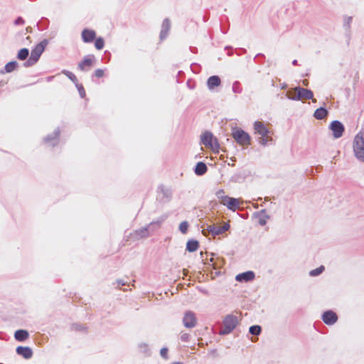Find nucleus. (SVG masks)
Instances as JSON below:
<instances>
[{"label":"nucleus","mask_w":364,"mask_h":364,"mask_svg":"<svg viewBox=\"0 0 364 364\" xmlns=\"http://www.w3.org/2000/svg\"><path fill=\"white\" fill-rule=\"evenodd\" d=\"M295 95V93H294V92H291V95Z\"/></svg>","instance_id":"3c124183"},{"label":"nucleus","mask_w":364,"mask_h":364,"mask_svg":"<svg viewBox=\"0 0 364 364\" xmlns=\"http://www.w3.org/2000/svg\"><path fill=\"white\" fill-rule=\"evenodd\" d=\"M249 331H250V333L251 334L257 336L261 332V327L259 326H257V325L252 326L250 328Z\"/></svg>","instance_id":"72a5a7b5"},{"label":"nucleus","mask_w":364,"mask_h":364,"mask_svg":"<svg viewBox=\"0 0 364 364\" xmlns=\"http://www.w3.org/2000/svg\"><path fill=\"white\" fill-rule=\"evenodd\" d=\"M140 350L143 353H147L149 351V346L146 343H141L139 345Z\"/></svg>","instance_id":"58836bf2"},{"label":"nucleus","mask_w":364,"mask_h":364,"mask_svg":"<svg viewBox=\"0 0 364 364\" xmlns=\"http://www.w3.org/2000/svg\"><path fill=\"white\" fill-rule=\"evenodd\" d=\"M353 147L355 156L359 161L364 162V136L361 132L355 135Z\"/></svg>","instance_id":"39448f33"},{"label":"nucleus","mask_w":364,"mask_h":364,"mask_svg":"<svg viewBox=\"0 0 364 364\" xmlns=\"http://www.w3.org/2000/svg\"><path fill=\"white\" fill-rule=\"evenodd\" d=\"M221 84L220 77L217 75L210 77L207 80V86L209 90H213Z\"/></svg>","instance_id":"412c9836"},{"label":"nucleus","mask_w":364,"mask_h":364,"mask_svg":"<svg viewBox=\"0 0 364 364\" xmlns=\"http://www.w3.org/2000/svg\"><path fill=\"white\" fill-rule=\"evenodd\" d=\"M117 283L121 285H125L126 282H123L122 280H118Z\"/></svg>","instance_id":"a18cd8bd"},{"label":"nucleus","mask_w":364,"mask_h":364,"mask_svg":"<svg viewBox=\"0 0 364 364\" xmlns=\"http://www.w3.org/2000/svg\"><path fill=\"white\" fill-rule=\"evenodd\" d=\"M199 247V243L197 240H190L186 243V250L190 252H196Z\"/></svg>","instance_id":"b1692460"},{"label":"nucleus","mask_w":364,"mask_h":364,"mask_svg":"<svg viewBox=\"0 0 364 364\" xmlns=\"http://www.w3.org/2000/svg\"><path fill=\"white\" fill-rule=\"evenodd\" d=\"M328 115V111L324 107L317 109L314 114V117L317 119H323Z\"/></svg>","instance_id":"393cba45"},{"label":"nucleus","mask_w":364,"mask_h":364,"mask_svg":"<svg viewBox=\"0 0 364 364\" xmlns=\"http://www.w3.org/2000/svg\"><path fill=\"white\" fill-rule=\"evenodd\" d=\"M18 63L16 61H11L6 64L4 69L6 73H11L16 69Z\"/></svg>","instance_id":"a878e982"},{"label":"nucleus","mask_w":364,"mask_h":364,"mask_svg":"<svg viewBox=\"0 0 364 364\" xmlns=\"http://www.w3.org/2000/svg\"><path fill=\"white\" fill-rule=\"evenodd\" d=\"M324 271V267L320 266L319 267L314 269L309 272L311 277H316L321 274Z\"/></svg>","instance_id":"7c9ffc66"},{"label":"nucleus","mask_w":364,"mask_h":364,"mask_svg":"<svg viewBox=\"0 0 364 364\" xmlns=\"http://www.w3.org/2000/svg\"><path fill=\"white\" fill-rule=\"evenodd\" d=\"M53 77H54L53 76H49V77H47V81H48V82L51 81V80L53 79Z\"/></svg>","instance_id":"49530a36"},{"label":"nucleus","mask_w":364,"mask_h":364,"mask_svg":"<svg viewBox=\"0 0 364 364\" xmlns=\"http://www.w3.org/2000/svg\"><path fill=\"white\" fill-rule=\"evenodd\" d=\"M207 166L203 162H198L194 169L195 173L198 176H202L207 172Z\"/></svg>","instance_id":"5701e85b"},{"label":"nucleus","mask_w":364,"mask_h":364,"mask_svg":"<svg viewBox=\"0 0 364 364\" xmlns=\"http://www.w3.org/2000/svg\"><path fill=\"white\" fill-rule=\"evenodd\" d=\"M62 73L65 75L75 84L77 83V79L76 76L73 73H71L70 71H68V70H63L62 71Z\"/></svg>","instance_id":"c85d7f7f"},{"label":"nucleus","mask_w":364,"mask_h":364,"mask_svg":"<svg viewBox=\"0 0 364 364\" xmlns=\"http://www.w3.org/2000/svg\"><path fill=\"white\" fill-rule=\"evenodd\" d=\"M76 87L78 90L79 94L82 98H84L85 97V90L83 87V86L81 84H79L78 82L75 84Z\"/></svg>","instance_id":"e433bc0d"},{"label":"nucleus","mask_w":364,"mask_h":364,"mask_svg":"<svg viewBox=\"0 0 364 364\" xmlns=\"http://www.w3.org/2000/svg\"><path fill=\"white\" fill-rule=\"evenodd\" d=\"M168 348H162L160 350V355L162 358H164V359H167L168 358Z\"/></svg>","instance_id":"4c0bfd02"},{"label":"nucleus","mask_w":364,"mask_h":364,"mask_svg":"<svg viewBox=\"0 0 364 364\" xmlns=\"http://www.w3.org/2000/svg\"><path fill=\"white\" fill-rule=\"evenodd\" d=\"M286 95L291 100H313V102H316V100L313 99L314 93L311 90L299 86L289 90Z\"/></svg>","instance_id":"f03ea898"},{"label":"nucleus","mask_w":364,"mask_h":364,"mask_svg":"<svg viewBox=\"0 0 364 364\" xmlns=\"http://www.w3.org/2000/svg\"><path fill=\"white\" fill-rule=\"evenodd\" d=\"M171 29V21L166 18H165L161 25V30L160 32V39L161 41L164 40L168 35V32Z\"/></svg>","instance_id":"dca6fc26"},{"label":"nucleus","mask_w":364,"mask_h":364,"mask_svg":"<svg viewBox=\"0 0 364 364\" xmlns=\"http://www.w3.org/2000/svg\"><path fill=\"white\" fill-rule=\"evenodd\" d=\"M292 64L296 65H297V60H294L293 62H292Z\"/></svg>","instance_id":"de8ad7c7"},{"label":"nucleus","mask_w":364,"mask_h":364,"mask_svg":"<svg viewBox=\"0 0 364 364\" xmlns=\"http://www.w3.org/2000/svg\"><path fill=\"white\" fill-rule=\"evenodd\" d=\"M225 205L229 210L235 211L239 208V200L237 198L228 197L227 199L222 203Z\"/></svg>","instance_id":"a211bd4d"},{"label":"nucleus","mask_w":364,"mask_h":364,"mask_svg":"<svg viewBox=\"0 0 364 364\" xmlns=\"http://www.w3.org/2000/svg\"><path fill=\"white\" fill-rule=\"evenodd\" d=\"M352 21H353V18L351 16L344 17L343 26H344L345 29L348 31H349L350 29V25L352 23Z\"/></svg>","instance_id":"c756f323"},{"label":"nucleus","mask_w":364,"mask_h":364,"mask_svg":"<svg viewBox=\"0 0 364 364\" xmlns=\"http://www.w3.org/2000/svg\"><path fill=\"white\" fill-rule=\"evenodd\" d=\"M29 337V333L26 330H18L15 332L14 338L18 341H24Z\"/></svg>","instance_id":"4be33fe9"},{"label":"nucleus","mask_w":364,"mask_h":364,"mask_svg":"<svg viewBox=\"0 0 364 364\" xmlns=\"http://www.w3.org/2000/svg\"><path fill=\"white\" fill-rule=\"evenodd\" d=\"M167 217L166 215H163L146 226L135 230L134 232V237L137 239L148 237L156 230L159 228L161 225L166 220Z\"/></svg>","instance_id":"f257e3e1"},{"label":"nucleus","mask_w":364,"mask_h":364,"mask_svg":"<svg viewBox=\"0 0 364 364\" xmlns=\"http://www.w3.org/2000/svg\"><path fill=\"white\" fill-rule=\"evenodd\" d=\"M95 46L97 50H102L105 46V41L102 37H99L96 39Z\"/></svg>","instance_id":"2f4dec72"},{"label":"nucleus","mask_w":364,"mask_h":364,"mask_svg":"<svg viewBox=\"0 0 364 364\" xmlns=\"http://www.w3.org/2000/svg\"><path fill=\"white\" fill-rule=\"evenodd\" d=\"M188 226H189V225H188V223L187 221H183L179 225V230L183 234H186L187 232V231H188Z\"/></svg>","instance_id":"f704fd0d"},{"label":"nucleus","mask_w":364,"mask_h":364,"mask_svg":"<svg viewBox=\"0 0 364 364\" xmlns=\"http://www.w3.org/2000/svg\"><path fill=\"white\" fill-rule=\"evenodd\" d=\"M60 131L59 128H57L54 130L52 134L47 136L44 139V142L48 146H55L58 142V136L60 135Z\"/></svg>","instance_id":"2eb2a0df"},{"label":"nucleus","mask_w":364,"mask_h":364,"mask_svg":"<svg viewBox=\"0 0 364 364\" xmlns=\"http://www.w3.org/2000/svg\"><path fill=\"white\" fill-rule=\"evenodd\" d=\"M287 87V85L286 83H282V84L281 85V88H282V89L284 90V89H286Z\"/></svg>","instance_id":"c03bdc74"},{"label":"nucleus","mask_w":364,"mask_h":364,"mask_svg":"<svg viewBox=\"0 0 364 364\" xmlns=\"http://www.w3.org/2000/svg\"><path fill=\"white\" fill-rule=\"evenodd\" d=\"M93 75L97 77H102L104 75V70L102 69H97Z\"/></svg>","instance_id":"ea45409f"},{"label":"nucleus","mask_w":364,"mask_h":364,"mask_svg":"<svg viewBox=\"0 0 364 364\" xmlns=\"http://www.w3.org/2000/svg\"><path fill=\"white\" fill-rule=\"evenodd\" d=\"M232 92L235 93L240 94L242 91V88L240 85V83L238 81H235L232 84Z\"/></svg>","instance_id":"473e14b6"},{"label":"nucleus","mask_w":364,"mask_h":364,"mask_svg":"<svg viewBox=\"0 0 364 364\" xmlns=\"http://www.w3.org/2000/svg\"><path fill=\"white\" fill-rule=\"evenodd\" d=\"M96 33L95 31L90 29H84L82 32V38L85 43L92 42L95 38Z\"/></svg>","instance_id":"aec40b11"},{"label":"nucleus","mask_w":364,"mask_h":364,"mask_svg":"<svg viewBox=\"0 0 364 364\" xmlns=\"http://www.w3.org/2000/svg\"><path fill=\"white\" fill-rule=\"evenodd\" d=\"M238 323L237 317L234 315H228L223 321V328L220 330L221 335L231 333Z\"/></svg>","instance_id":"0eeeda50"},{"label":"nucleus","mask_w":364,"mask_h":364,"mask_svg":"<svg viewBox=\"0 0 364 364\" xmlns=\"http://www.w3.org/2000/svg\"><path fill=\"white\" fill-rule=\"evenodd\" d=\"M259 214L264 215L263 218H259V223L261 225H264L267 223V219L269 218V216L266 215V210L264 209L262 210L259 212Z\"/></svg>","instance_id":"c9c22d12"},{"label":"nucleus","mask_w":364,"mask_h":364,"mask_svg":"<svg viewBox=\"0 0 364 364\" xmlns=\"http://www.w3.org/2000/svg\"><path fill=\"white\" fill-rule=\"evenodd\" d=\"M28 54L29 51L28 48H22L18 51L17 58L21 60H23L28 58Z\"/></svg>","instance_id":"bb28decb"},{"label":"nucleus","mask_w":364,"mask_h":364,"mask_svg":"<svg viewBox=\"0 0 364 364\" xmlns=\"http://www.w3.org/2000/svg\"><path fill=\"white\" fill-rule=\"evenodd\" d=\"M303 84H304V85H308V82H307V81H306V80H304V81H303Z\"/></svg>","instance_id":"09e8293b"},{"label":"nucleus","mask_w":364,"mask_h":364,"mask_svg":"<svg viewBox=\"0 0 364 364\" xmlns=\"http://www.w3.org/2000/svg\"><path fill=\"white\" fill-rule=\"evenodd\" d=\"M255 278V273L252 271H247L236 276L235 279L237 282H250Z\"/></svg>","instance_id":"6ab92c4d"},{"label":"nucleus","mask_w":364,"mask_h":364,"mask_svg":"<svg viewBox=\"0 0 364 364\" xmlns=\"http://www.w3.org/2000/svg\"><path fill=\"white\" fill-rule=\"evenodd\" d=\"M255 134L259 136L258 142L265 146L269 142L272 141V139L270 136L271 132L267 128L264 124L262 122L256 121L254 123Z\"/></svg>","instance_id":"7ed1b4c3"},{"label":"nucleus","mask_w":364,"mask_h":364,"mask_svg":"<svg viewBox=\"0 0 364 364\" xmlns=\"http://www.w3.org/2000/svg\"><path fill=\"white\" fill-rule=\"evenodd\" d=\"M196 317L193 311H186L183 318V323L186 328H192L196 325Z\"/></svg>","instance_id":"9b49d317"},{"label":"nucleus","mask_w":364,"mask_h":364,"mask_svg":"<svg viewBox=\"0 0 364 364\" xmlns=\"http://www.w3.org/2000/svg\"><path fill=\"white\" fill-rule=\"evenodd\" d=\"M230 229L229 223H225L222 226H218L215 224L207 225L206 228L202 230V233L205 236L211 235L213 237L222 235L223 232L228 231Z\"/></svg>","instance_id":"423d86ee"},{"label":"nucleus","mask_w":364,"mask_h":364,"mask_svg":"<svg viewBox=\"0 0 364 364\" xmlns=\"http://www.w3.org/2000/svg\"><path fill=\"white\" fill-rule=\"evenodd\" d=\"M188 338H189V335L188 333H184L181 336V341H183L184 342H187L188 341Z\"/></svg>","instance_id":"79ce46f5"},{"label":"nucleus","mask_w":364,"mask_h":364,"mask_svg":"<svg viewBox=\"0 0 364 364\" xmlns=\"http://www.w3.org/2000/svg\"><path fill=\"white\" fill-rule=\"evenodd\" d=\"M322 320L327 325H333L337 321L338 316L336 313L329 310L323 314Z\"/></svg>","instance_id":"4468645a"},{"label":"nucleus","mask_w":364,"mask_h":364,"mask_svg":"<svg viewBox=\"0 0 364 364\" xmlns=\"http://www.w3.org/2000/svg\"><path fill=\"white\" fill-rule=\"evenodd\" d=\"M95 57L93 55H85L82 60L79 63L77 68L81 71L87 72L94 65Z\"/></svg>","instance_id":"9d476101"},{"label":"nucleus","mask_w":364,"mask_h":364,"mask_svg":"<svg viewBox=\"0 0 364 364\" xmlns=\"http://www.w3.org/2000/svg\"><path fill=\"white\" fill-rule=\"evenodd\" d=\"M232 135L234 139L241 145H246L250 144V135L241 129L233 128L232 130Z\"/></svg>","instance_id":"1a4fd4ad"},{"label":"nucleus","mask_w":364,"mask_h":364,"mask_svg":"<svg viewBox=\"0 0 364 364\" xmlns=\"http://www.w3.org/2000/svg\"><path fill=\"white\" fill-rule=\"evenodd\" d=\"M330 129L332 130L333 135L336 139L341 137L344 132V126L338 120H334L331 123Z\"/></svg>","instance_id":"f8f14e48"},{"label":"nucleus","mask_w":364,"mask_h":364,"mask_svg":"<svg viewBox=\"0 0 364 364\" xmlns=\"http://www.w3.org/2000/svg\"><path fill=\"white\" fill-rule=\"evenodd\" d=\"M48 44L47 39L43 40L41 42L38 43L32 50L31 55L27 61L24 63L26 67L32 66L36 64L39 60L41 54L43 53L46 47Z\"/></svg>","instance_id":"20e7f679"},{"label":"nucleus","mask_w":364,"mask_h":364,"mask_svg":"<svg viewBox=\"0 0 364 364\" xmlns=\"http://www.w3.org/2000/svg\"><path fill=\"white\" fill-rule=\"evenodd\" d=\"M201 143L215 151H218L220 148L218 139L210 132H205L202 134Z\"/></svg>","instance_id":"6e6552de"},{"label":"nucleus","mask_w":364,"mask_h":364,"mask_svg":"<svg viewBox=\"0 0 364 364\" xmlns=\"http://www.w3.org/2000/svg\"><path fill=\"white\" fill-rule=\"evenodd\" d=\"M216 197L220 200V203H223L228 197L225 195V191L223 189H220L215 192Z\"/></svg>","instance_id":"cd10ccee"},{"label":"nucleus","mask_w":364,"mask_h":364,"mask_svg":"<svg viewBox=\"0 0 364 364\" xmlns=\"http://www.w3.org/2000/svg\"><path fill=\"white\" fill-rule=\"evenodd\" d=\"M25 21L21 17L17 18L14 22L16 25H23Z\"/></svg>","instance_id":"a19ab883"},{"label":"nucleus","mask_w":364,"mask_h":364,"mask_svg":"<svg viewBox=\"0 0 364 364\" xmlns=\"http://www.w3.org/2000/svg\"><path fill=\"white\" fill-rule=\"evenodd\" d=\"M75 327L77 331H81L82 329V326L79 324H75Z\"/></svg>","instance_id":"37998d69"},{"label":"nucleus","mask_w":364,"mask_h":364,"mask_svg":"<svg viewBox=\"0 0 364 364\" xmlns=\"http://www.w3.org/2000/svg\"><path fill=\"white\" fill-rule=\"evenodd\" d=\"M16 353L25 359H29L33 355V350L28 346H18L16 348Z\"/></svg>","instance_id":"f3484780"},{"label":"nucleus","mask_w":364,"mask_h":364,"mask_svg":"<svg viewBox=\"0 0 364 364\" xmlns=\"http://www.w3.org/2000/svg\"><path fill=\"white\" fill-rule=\"evenodd\" d=\"M173 364H183V363H180V362H176V363H173Z\"/></svg>","instance_id":"8fccbe9b"},{"label":"nucleus","mask_w":364,"mask_h":364,"mask_svg":"<svg viewBox=\"0 0 364 364\" xmlns=\"http://www.w3.org/2000/svg\"><path fill=\"white\" fill-rule=\"evenodd\" d=\"M159 197L163 203H167L171 200L172 192L171 189L166 188L164 186H160L158 188Z\"/></svg>","instance_id":"ddd939ff"}]
</instances>
